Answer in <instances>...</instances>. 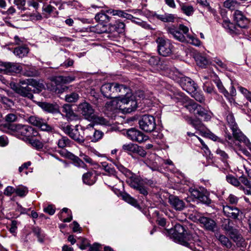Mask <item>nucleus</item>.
I'll return each mask as SVG.
<instances>
[{
  "instance_id": "f257e3e1",
  "label": "nucleus",
  "mask_w": 251,
  "mask_h": 251,
  "mask_svg": "<svg viewBox=\"0 0 251 251\" xmlns=\"http://www.w3.org/2000/svg\"><path fill=\"white\" fill-rule=\"evenodd\" d=\"M10 85L15 93L32 100L34 98L33 93H40L44 87L42 83L31 79L20 80L17 83H10Z\"/></svg>"
},
{
  "instance_id": "f03ea898",
  "label": "nucleus",
  "mask_w": 251,
  "mask_h": 251,
  "mask_svg": "<svg viewBox=\"0 0 251 251\" xmlns=\"http://www.w3.org/2000/svg\"><path fill=\"white\" fill-rule=\"evenodd\" d=\"M123 172L129 177L126 182L132 188L138 191L141 194L146 196L148 194V186L154 187L155 183L152 180L147 178L142 179L131 174V172L125 168H123Z\"/></svg>"
},
{
  "instance_id": "7ed1b4c3",
  "label": "nucleus",
  "mask_w": 251,
  "mask_h": 251,
  "mask_svg": "<svg viewBox=\"0 0 251 251\" xmlns=\"http://www.w3.org/2000/svg\"><path fill=\"white\" fill-rule=\"evenodd\" d=\"M233 222L229 219H224L222 221L221 227L225 231L226 234L236 244L238 247H244L245 241L237 229L233 226Z\"/></svg>"
},
{
  "instance_id": "20e7f679",
  "label": "nucleus",
  "mask_w": 251,
  "mask_h": 251,
  "mask_svg": "<svg viewBox=\"0 0 251 251\" xmlns=\"http://www.w3.org/2000/svg\"><path fill=\"white\" fill-rule=\"evenodd\" d=\"M78 125H76L75 128H72V126L66 123H62L60 125V129L65 134L80 145H82L85 142V138L81 135L78 129Z\"/></svg>"
},
{
  "instance_id": "39448f33",
  "label": "nucleus",
  "mask_w": 251,
  "mask_h": 251,
  "mask_svg": "<svg viewBox=\"0 0 251 251\" xmlns=\"http://www.w3.org/2000/svg\"><path fill=\"white\" fill-rule=\"evenodd\" d=\"M29 128L28 125H17L15 124H2L1 125V130L7 133H13L18 137H26Z\"/></svg>"
},
{
  "instance_id": "423d86ee",
  "label": "nucleus",
  "mask_w": 251,
  "mask_h": 251,
  "mask_svg": "<svg viewBox=\"0 0 251 251\" xmlns=\"http://www.w3.org/2000/svg\"><path fill=\"white\" fill-rule=\"evenodd\" d=\"M226 121L228 125L232 131L234 138L240 143H244L247 144L249 142L248 139L238 128L233 115L232 114H229L227 115Z\"/></svg>"
},
{
  "instance_id": "0eeeda50",
  "label": "nucleus",
  "mask_w": 251,
  "mask_h": 251,
  "mask_svg": "<svg viewBox=\"0 0 251 251\" xmlns=\"http://www.w3.org/2000/svg\"><path fill=\"white\" fill-rule=\"evenodd\" d=\"M223 211L224 215L228 218L227 219H232L235 221H240L242 219V211L236 206L226 204L223 205Z\"/></svg>"
},
{
  "instance_id": "6e6552de",
  "label": "nucleus",
  "mask_w": 251,
  "mask_h": 251,
  "mask_svg": "<svg viewBox=\"0 0 251 251\" xmlns=\"http://www.w3.org/2000/svg\"><path fill=\"white\" fill-rule=\"evenodd\" d=\"M139 125L141 129L147 132L153 131L156 127L154 117L149 115H143L139 120Z\"/></svg>"
},
{
  "instance_id": "1a4fd4ad",
  "label": "nucleus",
  "mask_w": 251,
  "mask_h": 251,
  "mask_svg": "<svg viewBox=\"0 0 251 251\" xmlns=\"http://www.w3.org/2000/svg\"><path fill=\"white\" fill-rule=\"evenodd\" d=\"M27 121L31 125L40 127L43 131L53 132L54 128L48 125L45 120L36 116H31L28 117Z\"/></svg>"
},
{
  "instance_id": "9d476101",
  "label": "nucleus",
  "mask_w": 251,
  "mask_h": 251,
  "mask_svg": "<svg viewBox=\"0 0 251 251\" xmlns=\"http://www.w3.org/2000/svg\"><path fill=\"white\" fill-rule=\"evenodd\" d=\"M158 51L160 55L167 56L172 54L173 45L169 40H166L162 37L157 39Z\"/></svg>"
},
{
  "instance_id": "9b49d317",
  "label": "nucleus",
  "mask_w": 251,
  "mask_h": 251,
  "mask_svg": "<svg viewBox=\"0 0 251 251\" xmlns=\"http://www.w3.org/2000/svg\"><path fill=\"white\" fill-rule=\"evenodd\" d=\"M189 191L192 196L198 199L202 203L207 205L211 203V201L208 197V193L204 188H190Z\"/></svg>"
},
{
  "instance_id": "f8f14e48",
  "label": "nucleus",
  "mask_w": 251,
  "mask_h": 251,
  "mask_svg": "<svg viewBox=\"0 0 251 251\" xmlns=\"http://www.w3.org/2000/svg\"><path fill=\"white\" fill-rule=\"evenodd\" d=\"M77 109L84 118L89 121L95 114V110L93 106L86 101L79 103Z\"/></svg>"
},
{
  "instance_id": "ddd939ff",
  "label": "nucleus",
  "mask_w": 251,
  "mask_h": 251,
  "mask_svg": "<svg viewBox=\"0 0 251 251\" xmlns=\"http://www.w3.org/2000/svg\"><path fill=\"white\" fill-rule=\"evenodd\" d=\"M177 81L182 89L188 92H194L197 90V85L194 81L188 77H179Z\"/></svg>"
},
{
  "instance_id": "4468645a",
  "label": "nucleus",
  "mask_w": 251,
  "mask_h": 251,
  "mask_svg": "<svg viewBox=\"0 0 251 251\" xmlns=\"http://www.w3.org/2000/svg\"><path fill=\"white\" fill-rule=\"evenodd\" d=\"M121 102L124 104L123 107L126 113H130L134 111L137 106V103L134 100V97L130 95H127L121 99Z\"/></svg>"
},
{
  "instance_id": "2eb2a0df",
  "label": "nucleus",
  "mask_w": 251,
  "mask_h": 251,
  "mask_svg": "<svg viewBox=\"0 0 251 251\" xmlns=\"http://www.w3.org/2000/svg\"><path fill=\"white\" fill-rule=\"evenodd\" d=\"M117 83H108L102 85L100 88V91L103 95L107 98H115V94L117 91L116 86Z\"/></svg>"
},
{
  "instance_id": "dca6fc26",
  "label": "nucleus",
  "mask_w": 251,
  "mask_h": 251,
  "mask_svg": "<svg viewBox=\"0 0 251 251\" xmlns=\"http://www.w3.org/2000/svg\"><path fill=\"white\" fill-rule=\"evenodd\" d=\"M126 134L129 139L139 143H142L147 139V137L143 133L134 128L128 129Z\"/></svg>"
},
{
  "instance_id": "f3484780",
  "label": "nucleus",
  "mask_w": 251,
  "mask_h": 251,
  "mask_svg": "<svg viewBox=\"0 0 251 251\" xmlns=\"http://www.w3.org/2000/svg\"><path fill=\"white\" fill-rule=\"evenodd\" d=\"M22 70V67L17 63L1 62V73L5 74L20 73Z\"/></svg>"
},
{
  "instance_id": "a211bd4d",
  "label": "nucleus",
  "mask_w": 251,
  "mask_h": 251,
  "mask_svg": "<svg viewBox=\"0 0 251 251\" xmlns=\"http://www.w3.org/2000/svg\"><path fill=\"white\" fill-rule=\"evenodd\" d=\"M198 221L201 224V226L207 230L213 232L217 227L216 222L210 218L201 216L198 219Z\"/></svg>"
},
{
  "instance_id": "6ab92c4d",
  "label": "nucleus",
  "mask_w": 251,
  "mask_h": 251,
  "mask_svg": "<svg viewBox=\"0 0 251 251\" xmlns=\"http://www.w3.org/2000/svg\"><path fill=\"white\" fill-rule=\"evenodd\" d=\"M169 202L172 207L177 211H182L186 207L185 202L176 196L170 195L169 197Z\"/></svg>"
},
{
  "instance_id": "aec40b11",
  "label": "nucleus",
  "mask_w": 251,
  "mask_h": 251,
  "mask_svg": "<svg viewBox=\"0 0 251 251\" xmlns=\"http://www.w3.org/2000/svg\"><path fill=\"white\" fill-rule=\"evenodd\" d=\"M234 21L237 25L241 28H245L249 23V20L244 15L242 11L235 10L233 14Z\"/></svg>"
},
{
  "instance_id": "412c9836",
  "label": "nucleus",
  "mask_w": 251,
  "mask_h": 251,
  "mask_svg": "<svg viewBox=\"0 0 251 251\" xmlns=\"http://www.w3.org/2000/svg\"><path fill=\"white\" fill-rule=\"evenodd\" d=\"M38 105L44 111L52 114L60 112L59 106L57 104L48 103L46 102H40Z\"/></svg>"
},
{
  "instance_id": "4be33fe9",
  "label": "nucleus",
  "mask_w": 251,
  "mask_h": 251,
  "mask_svg": "<svg viewBox=\"0 0 251 251\" xmlns=\"http://www.w3.org/2000/svg\"><path fill=\"white\" fill-rule=\"evenodd\" d=\"M168 32L171 34L173 37L176 40L184 42L185 41L186 39L185 36L180 32L178 28H177L174 25H172L167 28Z\"/></svg>"
},
{
  "instance_id": "5701e85b",
  "label": "nucleus",
  "mask_w": 251,
  "mask_h": 251,
  "mask_svg": "<svg viewBox=\"0 0 251 251\" xmlns=\"http://www.w3.org/2000/svg\"><path fill=\"white\" fill-rule=\"evenodd\" d=\"M116 93L115 94V98H122V99L127 95H130V89L123 84H120L117 83L116 86Z\"/></svg>"
},
{
  "instance_id": "b1692460",
  "label": "nucleus",
  "mask_w": 251,
  "mask_h": 251,
  "mask_svg": "<svg viewBox=\"0 0 251 251\" xmlns=\"http://www.w3.org/2000/svg\"><path fill=\"white\" fill-rule=\"evenodd\" d=\"M62 112L66 114V116L68 120L74 121L78 119V116L74 112L69 104H64L63 106Z\"/></svg>"
},
{
  "instance_id": "393cba45",
  "label": "nucleus",
  "mask_w": 251,
  "mask_h": 251,
  "mask_svg": "<svg viewBox=\"0 0 251 251\" xmlns=\"http://www.w3.org/2000/svg\"><path fill=\"white\" fill-rule=\"evenodd\" d=\"M111 17L108 16L104 10H101L100 12L96 14L95 20L99 24H106L110 20Z\"/></svg>"
},
{
  "instance_id": "a878e982",
  "label": "nucleus",
  "mask_w": 251,
  "mask_h": 251,
  "mask_svg": "<svg viewBox=\"0 0 251 251\" xmlns=\"http://www.w3.org/2000/svg\"><path fill=\"white\" fill-rule=\"evenodd\" d=\"M75 79V77L74 76H56L54 81L55 83L57 86L58 85H62L64 84H66L70 83L73 81H74Z\"/></svg>"
},
{
  "instance_id": "bb28decb",
  "label": "nucleus",
  "mask_w": 251,
  "mask_h": 251,
  "mask_svg": "<svg viewBox=\"0 0 251 251\" xmlns=\"http://www.w3.org/2000/svg\"><path fill=\"white\" fill-rule=\"evenodd\" d=\"M90 121L93 122L96 124H99L101 125H104L106 126H109L111 125L109 120L106 119L101 116H99L96 115L95 114L93 116V118L90 120Z\"/></svg>"
},
{
  "instance_id": "cd10ccee",
  "label": "nucleus",
  "mask_w": 251,
  "mask_h": 251,
  "mask_svg": "<svg viewBox=\"0 0 251 251\" xmlns=\"http://www.w3.org/2000/svg\"><path fill=\"white\" fill-rule=\"evenodd\" d=\"M125 25L123 22L120 21H116L115 24H110V31L111 33L117 32L121 33L123 32L125 28Z\"/></svg>"
},
{
  "instance_id": "c85d7f7f",
  "label": "nucleus",
  "mask_w": 251,
  "mask_h": 251,
  "mask_svg": "<svg viewBox=\"0 0 251 251\" xmlns=\"http://www.w3.org/2000/svg\"><path fill=\"white\" fill-rule=\"evenodd\" d=\"M28 52L29 49L26 45L16 48L13 50V53L15 55L21 58L26 55Z\"/></svg>"
},
{
  "instance_id": "c756f323",
  "label": "nucleus",
  "mask_w": 251,
  "mask_h": 251,
  "mask_svg": "<svg viewBox=\"0 0 251 251\" xmlns=\"http://www.w3.org/2000/svg\"><path fill=\"white\" fill-rule=\"evenodd\" d=\"M83 182L86 184L92 185L96 181V178L92 172H87L83 174L82 176Z\"/></svg>"
},
{
  "instance_id": "7c9ffc66",
  "label": "nucleus",
  "mask_w": 251,
  "mask_h": 251,
  "mask_svg": "<svg viewBox=\"0 0 251 251\" xmlns=\"http://www.w3.org/2000/svg\"><path fill=\"white\" fill-rule=\"evenodd\" d=\"M105 12L106 14V13L112 14L114 16H119V17L125 18L127 19H130L132 17L131 15L127 14L124 11L120 10H113L110 9L105 11Z\"/></svg>"
},
{
  "instance_id": "2f4dec72",
  "label": "nucleus",
  "mask_w": 251,
  "mask_h": 251,
  "mask_svg": "<svg viewBox=\"0 0 251 251\" xmlns=\"http://www.w3.org/2000/svg\"><path fill=\"white\" fill-rule=\"evenodd\" d=\"M216 236L222 246L227 249L231 248L233 244L226 236L223 234H217Z\"/></svg>"
},
{
  "instance_id": "473e14b6",
  "label": "nucleus",
  "mask_w": 251,
  "mask_h": 251,
  "mask_svg": "<svg viewBox=\"0 0 251 251\" xmlns=\"http://www.w3.org/2000/svg\"><path fill=\"white\" fill-rule=\"evenodd\" d=\"M175 231L179 237L186 238V235L187 233L185 226L179 224H176L175 226Z\"/></svg>"
},
{
  "instance_id": "72a5a7b5",
  "label": "nucleus",
  "mask_w": 251,
  "mask_h": 251,
  "mask_svg": "<svg viewBox=\"0 0 251 251\" xmlns=\"http://www.w3.org/2000/svg\"><path fill=\"white\" fill-rule=\"evenodd\" d=\"M196 115H198L203 119L204 121H208L211 119V116L207 111L202 107L201 105L199 106L197 112H196Z\"/></svg>"
},
{
  "instance_id": "f704fd0d",
  "label": "nucleus",
  "mask_w": 251,
  "mask_h": 251,
  "mask_svg": "<svg viewBox=\"0 0 251 251\" xmlns=\"http://www.w3.org/2000/svg\"><path fill=\"white\" fill-rule=\"evenodd\" d=\"M189 122L191 125H192L196 129L199 130L201 134L202 133V131L205 129L203 124L201 121L196 120H193L190 118Z\"/></svg>"
},
{
  "instance_id": "c9c22d12",
  "label": "nucleus",
  "mask_w": 251,
  "mask_h": 251,
  "mask_svg": "<svg viewBox=\"0 0 251 251\" xmlns=\"http://www.w3.org/2000/svg\"><path fill=\"white\" fill-rule=\"evenodd\" d=\"M194 58L197 64L201 67H204L208 64V60L201 54H196Z\"/></svg>"
},
{
  "instance_id": "e433bc0d",
  "label": "nucleus",
  "mask_w": 251,
  "mask_h": 251,
  "mask_svg": "<svg viewBox=\"0 0 251 251\" xmlns=\"http://www.w3.org/2000/svg\"><path fill=\"white\" fill-rule=\"evenodd\" d=\"M155 16L157 19L164 22H173L175 20L174 16L171 14H158L156 15Z\"/></svg>"
},
{
  "instance_id": "4c0bfd02",
  "label": "nucleus",
  "mask_w": 251,
  "mask_h": 251,
  "mask_svg": "<svg viewBox=\"0 0 251 251\" xmlns=\"http://www.w3.org/2000/svg\"><path fill=\"white\" fill-rule=\"evenodd\" d=\"M96 32L99 34L103 33H111V31H110V24L108 25L99 24L96 26Z\"/></svg>"
},
{
  "instance_id": "58836bf2",
  "label": "nucleus",
  "mask_w": 251,
  "mask_h": 251,
  "mask_svg": "<svg viewBox=\"0 0 251 251\" xmlns=\"http://www.w3.org/2000/svg\"><path fill=\"white\" fill-rule=\"evenodd\" d=\"M239 3L236 0H226L224 3V6L231 10H233L239 6Z\"/></svg>"
},
{
  "instance_id": "ea45409f",
  "label": "nucleus",
  "mask_w": 251,
  "mask_h": 251,
  "mask_svg": "<svg viewBox=\"0 0 251 251\" xmlns=\"http://www.w3.org/2000/svg\"><path fill=\"white\" fill-rule=\"evenodd\" d=\"M104 136V133L98 129H95L92 136L91 137L90 139L91 141L94 143H96L99 141Z\"/></svg>"
},
{
  "instance_id": "a19ab883",
  "label": "nucleus",
  "mask_w": 251,
  "mask_h": 251,
  "mask_svg": "<svg viewBox=\"0 0 251 251\" xmlns=\"http://www.w3.org/2000/svg\"><path fill=\"white\" fill-rule=\"evenodd\" d=\"M136 148H137V145L131 143L124 144L122 146L123 150L129 153H135Z\"/></svg>"
},
{
  "instance_id": "79ce46f5",
  "label": "nucleus",
  "mask_w": 251,
  "mask_h": 251,
  "mask_svg": "<svg viewBox=\"0 0 251 251\" xmlns=\"http://www.w3.org/2000/svg\"><path fill=\"white\" fill-rule=\"evenodd\" d=\"M122 196L123 199L127 202L131 204L135 207H139V204H138L137 201L128 194L124 193L122 195Z\"/></svg>"
},
{
  "instance_id": "37998d69",
  "label": "nucleus",
  "mask_w": 251,
  "mask_h": 251,
  "mask_svg": "<svg viewBox=\"0 0 251 251\" xmlns=\"http://www.w3.org/2000/svg\"><path fill=\"white\" fill-rule=\"evenodd\" d=\"M201 135L214 141H217L218 142H222L221 140L217 136L213 134L207 129H205L204 131H203Z\"/></svg>"
},
{
  "instance_id": "c03bdc74",
  "label": "nucleus",
  "mask_w": 251,
  "mask_h": 251,
  "mask_svg": "<svg viewBox=\"0 0 251 251\" xmlns=\"http://www.w3.org/2000/svg\"><path fill=\"white\" fill-rule=\"evenodd\" d=\"M39 133L37 130L31 126H29V128L27 131L25 137L28 141H29L30 139H32L33 138L37 137Z\"/></svg>"
},
{
  "instance_id": "a18cd8bd",
  "label": "nucleus",
  "mask_w": 251,
  "mask_h": 251,
  "mask_svg": "<svg viewBox=\"0 0 251 251\" xmlns=\"http://www.w3.org/2000/svg\"><path fill=\"white\" fill-rule=\"evenodd\" d=\"M71 142V140L66 136H62L58 140L57 145L59 148L63 149L67 146H70Z\"/></svg>"
},
{
  "instance_id": "49530a36",
  "label": "nucleus",
  "mask_w": 251,
  "mask_h": 251,
  "mask_svg": "<svg viewBox=\"0 0 251 251\" xmlns=\"http://www.w3.org/2000/svg\"><path fill=\"white\" fill-rule=\"evenodd\" d=\"M181 9L182 12L188 16L192 15L194 12L193 7L190 5L182 4Z\"/></svg>"
},
{
  "instance_id": "de8ad7c7",
  "label": "nucleus",
  "mask_w": 251,
  "mask_h": 251,
  "mask_svg": "<svg viewBox=\"0 0 251 251\" xmlns=\"http://www.w3.org/2000/svg\"><path fill=\"white\" fill-rule=\"evenodd\" d=\"M200 106V105L196 103L194 101H192L189 102V103L186 105L185 107L189 111V112L196 115V112H197L198 107Z\"/></svg>"
},
{
  "instance_id": "09e8293b",
  "label": "nucleus",
  "mask_w": 251,
  "mask_h": 251,
  "mask_svg": "<svg viewBox=\"0 0 251 251\" xmlns=\"http://www.w3.org/2000/svg\"><path fill=\"white\" fill-rule=\"evenodd\" d=\"M38 72L33 68L30 67H26L25 68L24 75L26 76H35L37 75Z\"/></svg>"
},
{
  "instance_id": "8fccbe9b",
  "label": "nucleus",
  "mask_w": 251,
  "mask_h": 251,
  "mask_svg": "<svg viewBox=\"0 0 251 251\" xmlns=\"http://www.w3.org/2000/svg\"><path fill=\"white\" fill-rule=\"evenodd\" d=\"M226 178L227 181L231 185L235 187H238V186L240 185V181L234 176L228 175L226 176Z\"/></svg>"
},
{
  "instance_id": "3c124183",
  "label": "nucleus",
  "mask_w": 251,
  "mask_h": 251,
  "mask_svg": "<svg viewBox=\"0 0 251 251\" xmlns=\"http://www.w3.org/2000/svg\"><path fill=\"white\" fill-rule=\"evenodd\" d=\"M78 95L76 93H71L65 97V100L69 102H75L78 99Z\"/></svg>"
},
{
  "instance_id": "603ef678",
  "label": "nucleus",
  "mask_w": 251,
  "mask_h": 251,
  "mask_svg": "<svg viewBox=\"0 0 251 251\" xmlns=\"http://www.w3.org/2000/svg\"><path fill=\"white\" fill-rule=\"evenodd\" d=\"M33 232L34 235L38 238V241L43 243L44 242V236L42 234L41 229L38 227H34L33 229Z\"/></svg>"
},
{
  "instance_id": "864d4df0",
  "label": "nucleus",
  "mask_w": 251,
  "mask_h": 251,
  "mask_svg": "<svg viewBox=\"0 0 251 251\" xmlns=\"http://www.w3.org/2000/svg\"><path fill=\"white\" fill-rule=\"evenodd\" d=\"M16 119L17 116L16 115L14 114H8L6 116L5 120L1 123V125L2 124H13L12 123L15 121Z\"/></svg>"
},
{
  "instance_id": "5fc2aeb1",
  "label": "nucleus",
  "mask_w": 251,
  "mask_h": 251,
  "mask_svg": "<svg viewBox=\"0 0 251 251\" xmlns=\"http://www.w3.org/2000/svg\"><path fill=\"white\" fill-rule=\"evenodd\" d=\"M72 159L73 160L75 165L78 167L85 168L86 165L78 157L72 155Z\"/></svg>"
},
{
  "instance_id": "6e6d98bb",
  "label": "nucleus",
  "mask_w": 251,
  "mask_h": 251,
  "mask_svg": "<svg viewBox=\"0 0 251 251\" xmlns=\"http://www.w3.org/2000/svg\"><path fill=\"white\" fill-rule=\"evenodd\" d=\"M28 190L25 187H19L15 189V192L16 194L20 197H24L27 193Z\"/></svg>"
},
{
  "instance_id": "4d7b16f0",
  "label": "nucleus",
  "mask_w": 251,
  "mask_h": 251,
  "mask_svg": "<svg viewBox=\"0 0 251 251\" xmlns=\"http://www.w3.org/2000/svg\"><path fill=\"white\" fill-rule=\"evenodd\" d=\"M29 143L37 149H41L43 148V145L38 139L33 138L28 141Z\"/></svg>"
},
{
  "instance_id": "13d9d810",
  "label": "nucleus",
  "mask_w": 251,
  "mask_h": 251,
  "mask_svg": "<svg viewBox=\"0 0 251 251\" xmlns=\"http://www.w3.org/2000/svg\"><path fill=\"white\" fill-rule=\"evenodd\" d=\"M25 0H14V3L17 6L18 8L21 11H25Z\"/></svg>"
},
{
  "instance_id": "bf43d9fd",
  "label": "nucleus",
  "mask_w": 251,
  "mask_h": 251,
  "mask_svg": "<svg viewBox=\"0 0 251 251\" xmlns=\"http://www.w3.org/2000/svg\"><path fill=\"white\" fill-rule=\"evenodd\" d=\"M215 83L219 90L223 93L226 97H227L229 95V93L224 88L222 82L218 80L216 81Z\"/></svg>"
},
{
  "instance_id": "052dcab7",
  "label": "nucleus",
  "mask_w": 251,
  "mask_h": 251,
  "mask_svg": "<svg viewBox=\"0 0 251 251\" xmlns=\"http://www.w3.org/2000/svg\"><path fill=\"white\" fill-rule=\"evenodd\" d=\"M159 62V58L157 56H152L148 60L149 64L152 66L158 65Z\"/></svg>"
},
{
  "instance_id": "680f3d73",
  "label": "nucleus",
  "mask_w": 251,
  "mask_h": 251,
  "mask_svg": "<svg viewBox=\"0 0 251 251\" xmlns=\"http://www.w3.org/2000/svg\"><path fill=\"white\" fill-rule=\"evenodd\" d=\"M79 239L81 241V245L79 246V248L81 250H85L87 248V247L90 246V244L87 239L80 238Z\"/></svg>"
},
{
  "instance_id": "e2e57ef3",
  "label": "nucleus",
  "mask_w": 251,
  "mask_h": 251,
  "mask_svg": "<svg viewBox=\"0 0 251 251\" xmlns=\"http://www.w3.org/2000/svg\"><path fill=\"white\" fill-rule=\"evenodd\" d=\"M193 98L198 101L203 103L205 100V99L202 94L199 92L194 93Z\"/></svg>"
},
{
  "instance_id": "0e129e2a",
  "label": "nucleus",
  "mask_w": 251,
  "mask_h": 251,
  "mask_svg": "<svg viewBox=\"0 0 251 251\" xmlns=\"http://www.w3.org/2000/svg\"><path fill=\"white\" fill-rule=\"evenodd\" d=\"M117 102L115 100L108 101L105 103V108L107 109L108 110L112 111L115 109V107H114V105Z\"/></svg>"
},
{
  "instance_id": "69168bd1",
  "label": "nucleus",
  "mask_w": 251,
  "mask_h": 251,
  "mask_svg": "<svg viewBox=\"0 0 251 251\" xmlns=\"http://www.w3.org/2000/svg\"><path fill=\"white\" fill-rule=\"evenodd\" d=\"M134 153H137L141 157H145L146 155V151L142 147L137 145V148L135 149Z\"/></svg>"
},
{
  "instance_id": "338daca9",
  "label": "nucleus",
  "mask_w": 251,
  "mask_h": 251,
  "mask_svg": "<svg viewBox=\"0 0 251 251\" xmlns=\"http://www.w3.org/2000/svg\"><path fill=\"white\" fill-rule=\"evenodd\" d=\"M216 152V153L218 154L223 160H226L228 157L227 154L225 151L220 149H218Z\"/></svg>"
},
{
  "instance_id": "774afa93",
  "label": "nucleus",
  "mask_w": 251,
  "mask_h": 251,
  "mask_svg": "<svg viewBox=\"0 0 251 251\" xmlns=\"http://www.w3.org/2000/svg\"><path fill=\"white\" fill-rule=\"evenodd\" d=\"M227 200L230 204H236L238 201V198L233 194H230Z\"/></svg>"
}]
</instances>
